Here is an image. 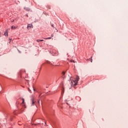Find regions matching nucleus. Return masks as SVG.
I'll use <instances>...</instances> for the list:
<instances>
[{"label": "nucleus", "mask_w": 128, "mask_h": 128, "mask_svg": "<svg viewBox=\"0 0 128 128\" xmlns=\"http://www.w3.org/2000/svg\"><path fill=\"white\" fill-rule=\"evenodd\" d=\"M80 80V76H76V79L74 80H73L74 82V86H76L78 84V80Z\"/></svg>", "instance_id": "f257e3e1"}, {"label": "nucleus", "mask_w": 128, "mask_h": 128, "mask_svg": "<svg viewBox=\"0 0 128 128\" xmlns=\"http://www.w3.org/2000/svg\"><path fill=\"white\" fill-rule=\"evenodd\" d=\"M32 100V106H34V102H36V101H34V97L33 96L32 98L31 99Z\"/></svg>", "instance_id": "f03ea898"}, {"label": "nucleus", "mask_w": 128, "mask_h": 128, "mask_svg": "<svg viewBox=\"0 0 128 128\" xmlns=\"http://www.w3.org/2000/svg\"><path fill=\"white\" fill-rule=\"evenodd\" d=\"M8 30H6V32H4V35L7 36H8Z\"/></svg>", "instance_id": "7ed1b4c3"}, {"label": "nucleus", "mask_w": 128, "mask_h": 128, "mask_svg": "<svg viewBox=\"0 0 128 128\" xmlns=\"http://www.w3.org/2000/svg\"><path fill=\"white\" fill-rule=\"evenodd\" d=\"M28 28H32V24H28Z\"/></svg>", "instance_id": "20e7f679"}, {"label": "nucleus", "mask_w": 128, "mask_h": 128, "mask_svg": "<svg viewBox=\"0 0 128 128\" xmlns=\"http://www.w3.org/2000/svg\"><path fill=\"white\" fill-rule=\"evenodd\" d=\"M62 76H63V78H64V74H66V72L63 71V72H62Z\"/></svg>", "instance_id": "39448f33"}, {"label": "nucleus", "mask_w": 128, "mask_h": 128, "mask_svg": "<svg viewBox=\"0 0 128 128\" xmlns=\"http://www.w3.org/2000/svg\"><path fill=\"white\" fill-rule=\"evenodd\" d=\"M16 26H12V30H16Z\"/></svg>", "instance_id": "423d86ee"}, {"label": "nucleus", "mask_w": 128, "mask_h": 128, "mask_svg": "<svg viewBox=\"0 0 128 128\" xmlns=\"http://www.w3.org/2000/svg\"><path fill=\"white\" fill-rule=\"evenodd\" d=\"M50 38H52L49 37L48 38H44V40H50Z\"/></svg>", "instance_id": "0eeeda50"}, {"label": "nucleus", "mask_w": 128, "mask_h": 128, "mask_svg": "<svg viewBox=\"0 0 128 128\" xmlns=\"http://www.w3.org/2000/svg\"><path fill=\"white\" fill-rule=\"evenodd\" d=\"M28 92H30V94H32V90H30V88H28Z\"/></svg>", "instance_id": "6e6552de"}, {"label": "nucleus", "mask_w": 128, "mask_h": 128, "mask_svg": "<svg viewBox=\"0 0 128 128\" xmlns=\"http://www.w3.org/2000/svg\"><path fill=\"white\" fill-rule=\"evenodd\" d=\"M25 8V10H30V8Z\"/></svg>", "instance_id": "1a4fd4ad"}, {"label": "nucleus", "mask_w": 128, "mask_h": 128, "mask_svg": "<svg viewBox=\"0 0 128 128\" xmlns=\"http://www.w3.org/2000/svg\"><path fill=\"white\" fill-rule=\"evenodd\" d=\"M22 104H24V99L23 98H22Z\"/></svg>", "instance_id": "9d476101"}, {"label": "nucleus", "mask_w": 128, "mask_h": 128, "mask_svg": "<svg viewBox=\"0 0 128 128\" xmlns=\"http://www.w3.org/2000/svg\"><path fill=\"white\" fill-rule=\"evenodd\" d=\"M70 62H74V60H70Z\"/></svg>", "instance_id": "9b49d317"}, {"label": "nucleus", "mask_w": 128, "mask_h": 128, "mask_svg": "<svg viewBox=\"0 0 128 128\" xmlns=\"http://www.w3.org/2000/svg\"><path fill=\"white\" fill-rule=\"evenodd\" d=\"M46 64H50V62L49 61H47V62H46Z\"/></svg>", "instance_id": "f8f14e48"}, {"label": "nucleus", "mask_w": 128, "mask_h": 128, "mask_svg": "<svg viewBox=\"0 0 128 128\" xmlns=\"http://www.w3.org/2000/svg\"><path fill=\"white\" fill-rule=\"evenodd\" d=\"M36 42H40V40H36Z\"/></svg>", "instance_id": "ddd939ff"}, {"label": "nucleus", "mask_w": 128, "mask_h": 128, "mask_svg": "<svg viewBox=\"0 0 128 128\" xmlns=\"http://www.w3.org/2000/svg\"><path fill=\"white\" fill-rule=\"evenodd\" d=\"M51 36L52 38H54V34H52Z\"/></svg>", "instance_id": "4468645a"}, {"label": "nucleus", "mask_w": 128, "mask_h": 128, "mask_svg": "<svg viewBox=\"0 0 128 128\" xmlns=\"http://www.w3.org/2000/svg\"><path fill=\"white\" fill-rule=\"evenodd\" d=\"M51 26L52 28H54V24H52Z\"/></svg>", "instance_id": "2eb2a0df"}, {"label": "nucleus", "mask_w": 128, "mask_h": 128, "mask_svg": "<svg viewBox=\"0 0 128 128\" xmlns=\"http://www.w3.org/2000/svg\"><path fill=\"white\" fill-rule=\"evenodd\" d=\"M40 42H44V40H40Z\"/></svg>", "instance_id": "dca6fc26"}, {"label": "nucleus", "mask_w": 128, "mask_h": 128, "mask_svg": "<svg viewBox=\"0 0 128 128\" xmlns=\"http://www.w3.org/2000/svg\"><path fill=\"white\" fill-rule=\"evenodd\" d=\"M38 104H40V100H38Z\"/></svg>", "instance_id": "f3484780"}, {"label": "nucleus", "mask_w": 128, "mask_h": 128, "mask_svg": "<svg viewBox=\"0 0 128 128\" xmlns=\"http://www.w3.org/2000/svg\"><path fill=\"white\" fill-rule=\"evenodd\" d=\"M48 8L50 10V6H48Z\"/></svg>", "instance_id": "a211bd4d"}, {"label": "nucleus", "mask_w": 128, "mask_h": 128, "mask_svg": "<svg viewBox=\"0 0 128 128\" xmlns=\"http://www.w3.org/2000/svg\"><path fill=\"white\" fill-rule=\"evenodd\" d=\"M33 90H34V92H35V91H36V90H35V89H34V88H33Z\"/></svg>", "instance_id": "6ab92c4d"}, {"label": "nucleus", "mask_w": 128, "mask_h": 128, "mask_svg": "<svg viewBox=\"0 0 128 128\" xmlns=\"http://www.w3.org/2000/svg\"><path fill=\"white\" fill-rule=\"evenodd\" d=\"M91 62H92V60H91Z\"/></svg>", "instance_id": "aec40b11"}, {"label": "nucleus", "mask_w": 128, "mask_h": 128, "mask_svg": "<svg viewBox=\"0 0 128 128\" xmlns=\"http://www.w3.org/2000/svg\"><path fill=\"white\" fill-rule=\"evenodd\" d=\"M64 92V90H63V92Z\"/></svg>", "instance_id": "412c9836"}]
</instances>
